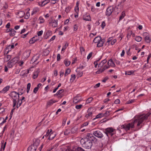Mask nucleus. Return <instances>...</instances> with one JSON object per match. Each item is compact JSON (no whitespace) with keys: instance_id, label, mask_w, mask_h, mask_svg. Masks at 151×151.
<instances>
[{"instance_id":"24","label":"nucleus","mask_w":151,"mask_h":151,"mask_svg":"<svg viewBox=\"0 0 151 151\" xmlns=\"http://www.w3.org/2000/svg\"><path fill=\"white\" fill-rule=\"evenodd\" d=\"M18 60L19 59L18 57H15L12 59L11 61V62L13 63H14L15 64L17 63Z\"/></svg>"},{"instance_id":"46","label":"nucleus","mask_w":151,"mask_h":151,"mask_svg":"<svg viewBox=\"0 0 151 151\" xmlns=\"http://www.w3.org/2000/svg\"><path fill=\"white\" fill-rule=\"evenodd\" d=\"M76 78V76L75 75H71V78L70 79V81H73Z\"/></svg>"},{"instance_id":"42","label":"nucleus","mask_w":151,"mask_h":151,"mask_svg":"<svg viewBox=\"0 0 151 151\" xmlns=\"http://www.w3.org/2000/svg\"><path fill=\"white\" fill-rule=\"evenodd\" d=\"M70 72V69L68 68L65 71V76H66L68 74H69Z\"/></svg>"},{"instance_id":"59","label":"nucleus","mask_w":151,"mask_h":151,"mask_svg":"<svg viewBox=\"0 0 151 151\" xmlns=\"http://www.w3.org/2000/svg\"><path fill=\"white\" fill-rule=\"evenodd\" d=\"M15 108L12 109L11 111V113H10V116L11 117L10 118V119L11 118V117H12V116L13 114V113L14 112V110L15 109Z\"/></svg>"},{"instance_id":"1","label":"nucleus","mask_w":151,"mask_h":151,"mask_svg":"<svg viewBox=\"0 0 151 151\" xmlns=\"http://www.w3.org/2000/svg\"><path fill=\"white\" fill-rule=\"evenodd\" d=\"M151 114V113L149 112L146 114H143L140 115L138 117L137 119H135L132 123L121 125L120 128L121 129H124L127 131L129 130L130 128H132L134 127V123L137 121H138L137 126H139L141 124H142L144 121L146 120Z\"/></svg>"},{"instance_id":"22","label":"nucleus","mask_w":151,"mask_h":151,"mask_svg":"<svg viewBox=\"0 0 151 151\" xmlns=\"http://www.w3.org/2000/svg\"><path fill=\"white\" fill-rule=\"evenodd\" d=\"M107 62V60L106 59H104L102 60L101 63H99V67H102Z\"/></svg>"},{"instance_id":"6","label":"nucleus","mask_w":151,"mask_h":151,"mask_svg":"<svg viewBox=\"0 0 151 151\" xmlns=\"http://www.w3.org/2000/svg\"><path fill=\"white\" fill-rule=\"evenodd\" d=\"M37 148V146L33 144L28 148L27 151H36Z\"/></svg>"},{"instance_id":"18","label":"nucleus","mask_w":151,"mask_h":151,"mask_svg":"<svg viewBox=\"0 0 151 151\" xmlns=\"http://www.w3.org/2000/svg\"><path fill=\"white\" fill-rule=\"evenodd\" d=\"M55 134L53 133H50L49 136L48 137V139L49 140L52 139L55 137Z\"/></svg>"},{"instance_id":"63","label":"nucleus","mask_w":151,"mask_h":151,"mask_svg":"<svg viewBox=\"0 0 151 151\" xmlns=\"http://www.w3.org/2000/svg\"><path fill=\"white\" fill-rule=\"evenodd\" d=\"M73 29L74 31H76L78 29V27L76 24H75L74 26Z\"/></svg>"},{"instance_id":"40","label":"nucleus","mask_w":151,"mask_h":151,"mask_svg":"<svg viewBox=\"0 0 151 151\" xmlns=\"http://www.w3.org/2000/svg\"><path fill=\"white\" fill-rule=\"evenodd\" d=\"M53 104V100H51L47 102V105L48 106H50L52 105Z\"/></svg>"},{"instance_id":"47","label":"nucleus","mask_w":151,"mask_h":151,"mask_svg":"<svg viewBox=\"0 0 151 151\" xmlns=\"http://www.w3.org/2000/svg\"><path fill=\"white\" fill-rule=\"evenodd\" d=\"M93 98L92 97H90L88 98L86 101L87 103H90L92 100Z\"/></svg>"},{"instance_id":"26","label":"nucleus","mask_w":151,"mask_h":151,"mask_svg":"<svg viewBox=\"0 0 151 151\" xmlns=\"http://www.w3.org/2000/svg\"><path fill=\"white\" fill-rule=\"evenodd\" d=\"M14 65V64L13 63L11 62V61L10 60L8 63L7 66L8 68H11Z\"/></svg>"},{"instance_id":"62","label":"nucleus","mask_w":151,"mask_h":151,"mask_svg":"<svg viewBox=\"0 0 151 151\" xmlns=\"http://www.w3.org/2000/svg\"><path fill=\"white\" fill-rule=\"evenodd\" d=\"M109 79V78L108 77H106L104 78L103 80H102V81L103 82H105L106 81Z\"/></svg>"},{"instance_id":"58","label":"nucleus","mask_w":151,"mask_h":151,"mask_svg":"<svg viewBox=\"0 0 151 151\" xmlns=\"http://www.w3.org/2000/svg\"><path fill=\"white\" fill-rule=\"evenodd\" d=\"M14 45L13 44L12 45H9L8 47L7 48L9 49V47H11L10 49H13L14 48Z\"/></svg>"},{"instance_id":"9","label":"nucleus","mask_w":151,"mask_h":151,"mask_svg":"<svg viewBox=\"0 0 151 151\" xmlns=\"http://www.w3.org/2000/svg\"><path fill=\"white\" fill-rule=\"evenodd\" d=\"M29 70H23L21 72L20 75L21 76L23 77L27 76V74L29 73Z\"/></svg>"},{"instance_id":"50","label":"nucleus","mask_w":151,"mask_h":151,"mask_svg":"<svg viewBox=\"0 0 151 151\" xmlns=\"http://www.w3.org/2000/svg\"><path fill=\"white\" fill-rule=\"evenodd\" d=\"M82 106H83L82 105L80 104L79 105H76V106L75 107H76V109H80L82 107Z\"/></svg>"},{"instance_id":"20","label":"nucleus","mask_w":151,"mask_h":151,"mask_svg":"<svg viewBox=\"0 0 151 151\" xmlns=\"http://www.w3.org/2000/svg\"><path fill=\"white\" fill-rule=\"evenodd\" d=\"M125 75H134V71H127L125 72Z\"/></svg>"},{"instance_id":"25","label":"nucleus","mask_w":151,"mask_h":151,"mask_svg":"<svg viewBox=\"0 0 151 151\" xmlns=\"http://www.w3.org/2000/svg\"><path fill=\"white\" fill-rule=\"evenodd\" d=\"M64 91V90L63 89H60L57 91V93L54 94L55 96H58L60 95Z\"/></svg>"},{"instance_id":"41","label":"nucleus","mask_w":151,"mask_h":151,"mask_svg":"<svg viewBox=\"0 0 151 151\" xmlns=\"http://www.w3.org/2000/svg\"><path fill=\"white\" fill-rule=\"evenodd\" d=\"M75 151H85V150L81 147H78L75 149Z\"/></svg>"},{"instance_id":"55","label":"nucleus","mask_w":151,"mask_h":151,"mask_svg":"<svg viewBox=\"0 0 151 151\" xmlns=\"http://www.w3.org/2000/svg\"><path fill=\"white\" fill-rule=\"evenodd\" d=\"M38 89H39L37 87H35L34 89L33 92L35 93H37Z\"/></svg>"},{"instance_id":"61","label":"nucleus","mask_w":151,"mask_h":151,"mask_svg":"<svg viewBox=\"0 0 151 151\" xmlns=\"http://www.w3.org/2000/svg\"><path fill=\"white\" fill-rule=\"evenodd\" d=\"M60 54H58L57 56V60L58 61H59L60 60Z\"/></svg>"},{"instance_id":"54","label":"nucleus","mask_w":151,"mask_h":151,"mask_svg":"<svg viewBox=\"0 0 151 151\" xmlns=\"http://www.w3.org/2000/svg\"><path fill=\"white\" fill-rule=\"evenodd\" d=\"M93 53L92 52H90L88 55L87 57V59L88 60L92 56Z\"/></svg>"},{"instance_id":"57","label":"nucleus","mask_w":151,"mask_h":151,"mask_svg":"<svg viewBox=\"0 0 151 151\" xmlns=\"http://www.w3.org/2000/svg\"><path fill=\"white\" fill-rule=\"evenodd\" d=\"M120 101L119 99H117L115 100L114 102V103L116 104H118L119 103Z\"/></svg>"},{"instance_id":"31","label":"nucleus","mask_w":151,"mask_h":151,"mask_svg":"<svg viewBox=\"0 0 151 151\" xmlns=\"http://www.w3.org/2000/svg\"><path fill=\"white\" fill-rule=\"evenodd\" d=\"M144 39L145 41L147 43H150L151 41L149 37V35L146 37H144Z\"/></svg>"},{"instance_id":"48","label":"nucleus","mask_w":151,"mask_h":151,"mask_svg":"<svg viewBox=\"0 0 151 151\" xmlns=\"http://www.w3.org/2000/svg\"><path fill=\"white\" fill-rule=\"evenodd\" d=\"M52 34V32L51 31H48L46 33V35L47 36V37L51 35Z\"/></svg>"},{"instance_id":"52","label":"nucleus","mask_w":151,"mask_h":151,"mask_svg":"<svg viewBox=\"0 0 151 151\" xmlns=\"http://www.w3.org/2000/svg\"><path fill=\"white\" fill-rule=\"evenodd\" d=\"M149 34L147 32H145L143 33L142 35L144 37H147V36L149 35Z\"/></svg>"},{"instance_id":"32","label":"nucleus","mask_w":151,"mask_h":151,"mask_svg":"<svg viewBox=\"0 0 151 151\" xmlns=\"http://www.w3.org/2000/svg\"><path fill=\"white\" fill-rule=\"evenodd\" d=\"M142 39V37L139 36H136L135 38V40L138 42L141 41Z\"/></svg>"},{"instance_id":"51","label":"nucleus","mask_w":151,"mask_h":151,"mask_svg":"<svg viewBox=\"0 0 151 151\" xmlns=\"http://www.w3.org/2000/svg\"><path fill=\"white\" fill-rule=\"evenodd\" d=\"M30 14L29 12H27L24 18L25 19H27L29 18Z\"/></svg>"},{"instance_id":"34","label":"nucleus","mask_w":151,"mask_h":151,"mask_svg":"<svg viewBox=\"0 0 151 151\" xmlns=\"http://www.w3.org/2000/svg\"><path fill=\"white\" fill-rule=\"evenodd\" d=\"M68 43L67 42H66L64 46H63L62 49V51H64L65 49L68 47Z\"/></svg>"},{"instance_id":"3","label":"nucleus","mask_w":151,"mask_h":151,"mask_svg":"<svg viewBox=\"0 0 151 151\" xmlns=\"http://www.w3.org/2000/svg\"><path fill=\"white\" fill-rule=\"evenodd\" d=\"M18 93L15 91H13L9 94V96L12 98L13 100V107H14L16 105L17 103V99L18 103H19L20 100L19 99V96Z\"/></svg>"},{"instance_id":"10","label":"nucleus","mask_w":151,"mask_h":151,"mask_svg":"<svg viewBox=\"0 0 151 151\" xmlns=\"http://www.w3.org/2000/svg\"><path fill=\"white\" fill-rule=\"evenodd\" d=\"M31 53V51L27 50L23 54V57L24 58H27L30 55Z\"/></svg>"},{"instance_id":"53","label":"nucleus","mask_w":151,"mask_h":151,"mask_svg":"<svg viewBox=\"0 0 151 151\" xmlns=\"http://www.w3.org/2000/svg\"><path fill=\"white\" fill-rule=\"evenodd\" d=\"M43 31L42 30L40 31L39 32H38L37 33V34L38 36H41L43 33Z\"/></svg>"},{"instance_id":"14","label":"nucleus","mask_w":151,"mask_h":151,"mask_svg":"<svg viewBox=\"0 0 151 151\" xmlns=\"http://www.w3.org/2000/svg\"><path fill=\"white\" fill-rule=\"evenodd\" d=\"M9 88V86H6L4 88L0 91V92L2 93H5Z\"/></svg>"},{"instance_id":"60","label":"nucleus","mask_w":151,"mask_h":151,"mask_svg":"<svg viewBox=\"0 0 151 151\" xmlns=\"http://www.w3.org/2000/svg\"><path fill=\"white\" fill-rule=\"evenodd\" d=\"M55 35H54L49 40V42H50L52 41H53V40H54L55 39Z\"/></svg>"},{"instance_id":"8","label":"nucleus","mask_w":151,"mask_h":151,"mask_svg":"<svg viewBox=\"0 0 151 151\" xmlns=\"http://www.w3.org/2000/svg\"><path fill=\"white\" fill-rule=\"evenodd\" d=\"M113 10V8L112 7H108L106 10V15L107 16H109L111 15Z\"/></svg>"},{"instance_id":"33","label":"nucleus","mask_w":151,"mask_h":151,"mask_svg":"<svg viewBox=\"0 0 151 151\" xmlns=\"http://www.w3.org/2000/svg\"><path fill=\"white\" fill-rule=\"evenodd\" d=\"M6 122V120H4V119L3 118H0V124H3Z\"/></svg>"},{"instance_id":"11","label":"nucleus","mask_w":151,"mask_h":151,"mask_svg":"<svg viewBox=\"0 0 151 151\" xmlns=\"http://www.w3.org/2000/svg\"><path fill=\"white\" fill-rule=\"evenodd\" d=\"M91 109H89L88 110V114L86 115V117L88 118L90 117H92L93 114V111H91Z\"/></svg>"},{"instance_id":"37","label":"nucleus","mask_w":151,"mask_h":151,"mask_svg":"<svg viewBox=\"0 0 151 151\" xmlns=\"http://www.w3.org/2000/svg\"><path fill=\"white\" fill-rule=\"evenodd\" d=\"M66 66H68L70 64V61H68L67 60H64Z\"/></svg>"},{"instance_id":"64","label":"nucleus","mask_w":151,"mask_h":151,"mask_svg":"<svg viewBox=\"0 0 151 151\" xmlns=\"http://www.w3.org/2000/svg\"><path fill=\"white\" fill-rule=\"evenodd\" d=\"M37 58H35V57H34L32 59L31 61L32 62H35L37 60Z\"/></svg>"},{"instance_id":"17","label":"nucleus","mask_w":151,"mask_h":151,"mask_svg":"<svg viewBox=\"0 0 151 151\" xmlns=\"http://www.w3.org/2000/svg\"><path fill=\"white\" fill-rule=\"evenodd\" d=\"M101 40V38L100 37L97 36L94 39L93 42L95 43H98Z\"/></svg>"},{"instance_id":"4","label":"nucleus","mask_w":151,"mask_h":151,"mask_svg":"<svg viewBox=\"0 0 151 151\" xmlns=\"http://www.w3.org/2000/svg\"><path fill=\"white\" fill-rule=\"evenodd\" d=\"M93 134L94 136L99 138H101L103 137V134L99 130L94 131Z\"/></svg>"},{"instance_id":"19","label":"nucleus","mask_w":151,"mask_h":151,"mask_svg":"<svg viewBox=\"0 0 151 151\" xmlns=\"http://www.w3.org/2000/svg\"><path fill=\"white\" fill-rule=\"evenodd\" d=\"M11 56L10 55H7L4 58V61L5 62H7L11 58Z\"/></svg>"},{"instance_id":"23","label":"nucleus","mask_w":151,"mask_h":151,"mask_svg":"<svg viewBox=\"0 0 151 151\" xmlns=\"http://www.w3.org/2000/svg\"><path fill=\"white\" fill-rule=\"evenodd\" d=\"M103 116H104L103 114L100 113V114H98L96 116V117L93 118V120H94L96 119L100 118Z\"/></svg>"},{"instance_id":"2","label":"nucleus","mask_w":151,"mask_h":151,"mask_svg":"<svg viewBox=\"0 0 151 151\" xmlns=\"http://www.w3.org/2000/svg\"><path fill=\"white\" fill-rule=\"evenodd\" d=\"M96 139L92 134L88 133L80 140L83 147L86 149L91 148L93 146V142L96 141Z\"/></svg>"},{"instance_id":"28","label":"nucleus","mask_w":151,"mask_h":151,"mask_svg":"<svg viewBox=\"0 0 151 151\" xmlns=\"http://www.w3.org/2000/svg\"><path fill=\"white\" fill-rule=\"evenodd\" d=\"M125 16V13L124 11H123L121 15L119 17V22L120 20L122 19Z\"/></svg>"},{"instance_id":"43","label":"nucleus","mask_w":151,"mask_h":151,"mask_svg":"<svg viewBox=\"0 0 151 151\" xmlns=\"http://www.w3.org/2000/svg\"><path fill=\"white\" fill-rule=\"evenodd\" d=\"M110 111H106L104 114H103L104 116H107L109 115Z\"/></svg>"},{"instance_id":"39","label":"nucleus","mask_w":151,"mask_h":151,"mask_svg":"<svg viewBox=\"0 0 151 151\" xmlns=\"http://www.w3.org/2000/svg\"><path fill=\"white\" fill-rule=\"evenodd\" d=\"M38 76V72L37 71H36L34 72V74H33V78L34 79H35Z\"/></svg>"},{"instance_id":"16","label":"nucleus","mask_w":151,"mask_h":151,"mask_svg":"<svg viewBox=\"0 0 151 151\" xmlns=\"http://www.w3.org/2000/svg\"><path fill=\"white\" fill-rule=\"evenodd\" d=\"M108 66H111L112 67H115V64L114 63L112 60L111 59L109 60L108 62Z\"/></svg>"},{"instance_id":"15","label":"nucleus","mask_w":151,"mask_h":151,"mask_svg":"<svg viewBox=\"0 0 151 151\" xmlns=\"http://www.w3.org/2000/svg\"><path fill=\"white\" fill-rule=\"evenodd\" d=\"M6 142H4V141H1V146L0 149H2L3 150H4V149L5 148L6 145Z\"/></svg>"},{"instance_id":"5","label":"nucleus","mask_w":151,"mask_h":151,"mask_svg":"<svg viewBox=\"0 0 151 151\" xmlns=\"http://www.w3.org/2000/svg\"><path fill=\"white\" fill-rule=\"evenodd\" d=\"M82 101L81 96L79 95H77L74 98L73 102L74 103H77Z\"/></svg>"},{"instance_id":"21","label":"nucleus","mask_w":151,"mask_h":151,"mask_svg":"<svg viewBox=\"0 0 151 151\" xmlns=\"http://www.w3.org/2000/svg\"><path fill=\"white\" fill-rule=\"evenodd\" d=\"M18 15L20 18L23 17L25 15V13L23 11H21L18 12Z\"/></svg>"},{"instance_id":"7","label":"nucleus","mask_w":151,"mask_h":151,"mask_svg":"<svg viewBox=\"0 0 151 151\" xmlns=\"http://www.w3.org/2000/svg\"><path fill=\"white\" fill-rule=\"evenodd\" d=\"M106 134L107 136H108V134H109L111 136L113 134L112 132H113L114 129L112 128H107L106 129Z\"/></svg>"},{"instance_id":"27","label":"nucleus","mask_w":151,"mask_h":151,"mask_svg":"<svg viewBox=\"0 0 151 151\" xmlns=\"http://www.w3.org/2000/svg\"><path fill=\"white\" fill-rule=\"evenodd\" d=\"M58 20H54L52 22V27H57V26L58 25Z\"/></svg>"},{"instance_id":"35","label":"nucleus","mask_w":151,"mask_h":151,"mask_svg":"<svg viewBox=\"0 0 151 151\" xmlns=\"http://www.w3.org/2000/svg\"><path fill=\"white\" fill-rule=\"evenodd\" d=\"M36 41V40L35 39V37H33L30 39V40L29 41V42L30 44H32L34 43Z\"/></svg>"},{"instance_id":"38","label":"nucleus","mask_w":151,"mask_h":151,"mask_svg":"<svg viewBox=\"0 0 151 151\" xmlns=\"http://www.w3.org/2000/svg\"><path fill=\"white\" fill-rule=\"evenodd\" d=\"M77 128L75 127H73L72 128L70 131L72 133H74L77 131Z\"/></svg>"},{"instance_id":"56","label":"nucleus","mask_w":151,"mask_h":151,"mask_svg":"<svg viewBox=\"0 0 151 151\" xmlns=\"http://www.w3.org/2000/svg\"><path fill=\"white\" fill-rule=\"evenodd\" d=\"M77 72L79 77H81L83 74V73L82 72L78 71Z\"/></svg>"},{"instance_id":"29","label":"nucleus","mask_w":151,"mask_h":151,"mask_svg":"<svg viewBox=\"0 0 151 151\" xmlns=\"http://www.w3.org/2000/svg\"><path fill=\"white\" fill-rule=\"evenodd\" d=\"M16 32L14 29H11V32L9 33V35L11 36H13L15 35Z\"/></svg>"},{"instance_id":"36","label":"nucleus","mask_w":151,"mask_h":151,"mask_svg":"<svg viewBox=\"0 0 151 151\" xmlns=\"http://www.w3.org/2000/svg\"><path fill=\"white\" fill-rule=\"evenodd\" d=\"M52 130L51 129L50 130L49 129H48L47 132L46 134L45 135V138H47L48 136H49L50 133L51 132Z\"/></svg>"},{"instance_id":"45","label":"nucleus","mask_w":151,"mask_h":151,"mask_svg":"<svg viewBox=\"0 0 151 151\" xmlns=\"http://www.w3.org/2000/svg\"><path fill=\"white\" fill-rule=\"evenodd\" d=\"M70 133V130L68 129H66L64 132V134L66 135H68Z\"/></svg>"},{"instance_id":"44","label":"nucleus","mask_w":151,"mask_h":151,"mask_svg":"<svg viewBox=\"0 0 151 151\" xmlns=\"http://www.w3.org/2000/svg\"><path fill=\"white\" fill-rule=\"evenodd\" d=\"M49 53V51L48 50H45L43 52V55L45 56L47 55Z\"/></svg>"},{"instance_id":"13","label":"nucleus","mask_w":151,"mask_h":151,"mask_svg":"<svg viewBox=\"0 0 151 151\" xmlns=\"http://www.w3.org/2000/svg\"><path fill=\"white\" fill-rule=\"evenodd\" d=\"M49 2V0H45L42 1L41 3L39 2L38 3V4L39 6H42L45 5L47 4Z\"/></svg>"},{"instance_id":"30","label":"nucleus","mask_w":151,"mask_h":151,"mask_svg":"<svg viewBox=\"0 0 151 151\" xmlns=\"http://www.w3.org/2000/svg\"><path fill=\"white\" fill-rule=\"evenodd\" d=\"M83 19L86 21H89L91 20L90 17L89 15L84 16L83 17Z\"/></svg>"},{"instance_id":"49","label":"nucleus","mask_w":151,"mask_h":151,"mask_svg":"<svg viewBox=\"0 0 151 151\" xmlns=\"http://www.w3.org/2000/svg\"><path fill=\"white\" fill-rule=\"evenodd\" d=\"M106 26L105 22L104 21H103L101 25V27L102 29H103Z\"/></svg>"},{"instance_id":"12","label":"nucleus","mask_w":151,"mask_h":151,"mask_svg":"<svg viewBox=\"0 0 151 151\" xmlns=\"http://www.w3.org/2000/svg\"><path fill=\"white\" fill-rule=\"evenodd\" d=\"M105 39H103L100 40L97 44L98 47H100L103 46V44L105 42Z\"/></svg>"}]
</instances>
